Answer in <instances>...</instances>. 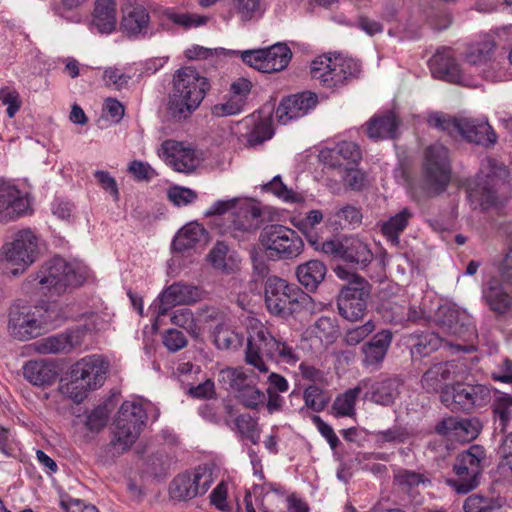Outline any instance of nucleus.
Wrapping results in <instances>:
<instances>
[{
  "label": "nucleus",
  "mask_w": 512,
  "mask_h": 512,
  "mask_svg": "<svg viewBox=\"0 0 512 512\" xmlns=\"http://www.w3.org/2000/svg\"><path fill=\"white\" fill-rule=\"evenodd\" d=\"M209 89L207 78L196 69L184 67L176 71L169 94L167 113L175 121L189 118L200 106Z\"/></svg>",
  "instance_id": "1"
},
{
  "label": "nucleus",
  "mask_w": 512,
  "mask_h": 512,
  "mask_svg": "<svg viewBox=\"0 0 512 512\" xmlns=\"http://www.w3.org/2000/svg\"><path fill=\"white\" fill-rule=\"evenodd\" d=\"M263 356L286 364H295L300 357L286 342L276 339L267 327L260 324L252 329L245 351V361L260 373H268Z\"/></svg>",
  "instance_id": "2"
},
{
  "label": "nucleus",
  "mask_w": 512,
  "mask_h": 512,
  "mask_svg": "<svg viewBox=\"0 0 512 512\" xmlns=\"http://www.w3.org/2000/svg\"><path fill=\"white\" fill-rule=\"evenodd\" d=\"M264 296L267 310L272 315L284 319L300 314L309 309L312 304V299L307 293L297 285L277 276L267 278Z\"/></svg>",
  "instance_id": "3"
},
{
  "label": "nucleus",
  "mask_w": 512,
  "mask_h": 512,
  "mask_svg": "<svg viewBox=\"0 0 512 512\" xmlns=\"http://www.w3.org/2000/svg\"><path fill=\"white\" fill-rule=\"evenodd\" d=\"M84 274L79 267L68 263L61 257L47 261L37 274L28 278V283L49 297L60 296L68 287H76L83 283Z\"/></svg>",
  "instance_id": "4"
},
{
  "label": "nucleus",
  "mask_w": 512,
  "mask_h": 512,
  "mask_svg": "<svg viewBox=\"0 0 512 512\" xmlns=\"http://www.w3.org/2000/svg\"><path fill=\"white\" fill-rule=\"evenodd\" d=\"M428 124L451 136L460 135L466 141L486 148L493 146L497 141L493 128L482 119L435 112L429 115Z\"/></svg>",
  "instance_id": "5"
},
{
  "label": "nucleus",
  "mask_w": 512,
  "mask_h": 512,
  "mask_svg": "<svg viewBox=\"0 0 512 512\" xmlns=\"http://www.w3.org/2000/svg\"><path fill=\"white\" fill-rule=\"evenodd\" d=\"M335 273L340 279L347 281L337 297L339 314L351 322L362 319L367 310L371 285L366 279L345 267L338 266Z\"/></svg>",
  "instance_id": "6"
},
{
  "label": "nucleus",
  "mask_w": 512,
  "mask_h": 512,
  "mask_svg": "<svg viewBox=\"0 0 512 512\" xmlns=\"http://www.w3.org/2000/svg\"><path fill=\"white\" fill-rule=\"evenodd\" d=\"M509 171L500 161L487 158L482 162L481 176L474 186L468 188V198L474 208L486 209L495 205L499 193L508 184Z\"/></svg>",
  "instance_id": "7"
},
{
  "label": "nucleus",
  "mask_w": 512,
  "mask_h": 512,
  "mask_svg": "<svg viewBox=\"0 0 512 512\" xmlns=\"http://www.w3.org/2000/svg\"><path fill=\"white\" fill-rule=\"evenodd\" d=\"M360 63L342 54L322 55L311 62L310 74L314 80L326 88H337L356 78L360 73Z\"/></svg>",
  "instance_id": "8"
},
{
  "label": "nucleus",
  "mask_w": 512,
  "mask_h": 512,
  "mask_svg": "<svg viewBox=\"0 0 512 512\" xmlns=\"http://www.w3.org/2000/svg\"><path fill=\"white\" fill-rule=\"evenodd\" d=\"M108 364L97 355L87 356L76 362L70 371V381L65 391L75 402H81L88 391L104 383Z\"/></svg>",
  "instance_id": "9"
},
{
  "label": "nucleus",
  "mask_w": 512,
  "mask_h": 512,
  "mask_svg": "<svg viewBox=\"0 0 512 512\" xmlns=\"http://www.w3.org/2000/svg\"><path fill=\"white\" fill-rule=\"evenodd\" d=\"M146 418V411L141 403L135 401L123 402L115 419L114 437L111 440V445L118 452L128 450L139 437Z\"/></svg>",
  "instance_id": "10"
},
{
  "label": "nucleus",
  "mask_w": 512,
  "mask_h": 512,
  "mask_svg": "<svg viewBox=\"0 0 512 512\" xmlns=\"http://www.w3.org/2000/svg\"><path fill=\"white\" fill-rule=\"evenodd\" d=\"M485 459V449L480 445H472L461 452L453 466L458 478L449 479L448 484L459 494H467L475 489L479 485V476Z\"/></svg>",
  "instance_id": "11"
},
{
  "label": "nucleus",
  "mask_w": 512,
  "mask_h": 512,
  "mask_svg": "<svg viewBox=\"0 0 512 512\" xmlns=\"http://www.w3.org/2000/svg\"><path fill=\"white\" fill-rule=\"evenodd\" d=\"M260 242L271 256L282 260L297 258L304 250L302 238L293 229L279 224L263 228Z\"/></svg>",
  "instance_id": "12"
},
{
  "label": "nucleus",
  "mask_w": 512,
  "mask_h": 512,
  "mask_svg": "<svg viewBox=\"0 0 512 512\" xmlns=\"http://www.w3.org/2000/svg\"><path fill=\"white\" fill-rule=\"evenodd\" d=\"M423 175L428 196L439 195L446 189L451 178V168L445 146L436 143L426 149Z\"/></svg>",
  "instance_id": "13"
},
{
  "label": "nucleus",
  "mask_w": 512,
  "mask_h": 512,
  "mask_svg": "<svg viewBox=\"0 0 512 512\" xmlns=\"http://www.w3.org/2000/svg\"><path fill=\"white\" fill-rule=\"evenodd\" d=\"M214 481L213 469L208 465L198 466L193 472L175 477L169 487L172 499L188 501L204 495Z\"/></svg>",
  "instance_id": "14"
},
{
  "label": "nucleus",
  "mask_w": 512,
  "mask_h": 512,
  "mask_svg": "<svg viewBox=\"0 0 512 512\" xmlns=\"http://www.w3.org/2000/svg\"><path fill=\"white\" fill-rule=\"evenodd\" d=\"M240 56L244 63L256 70L263 73H273L287 67L292 53L286 44L276 43L264 49L242 51Z\"/></svg>",
  "instance_id": "15"
},
{
  "label": "nucleus",
  "mask_w": 512,
  "mask_h": 512,
  "mask_svg": "<svg viewBox=\"0 0 512 512\" xmlns=\"http://www.w3.org/2000/svg\"><path fill=\"white\" fill-rule=\"evenodd\" d=\"M39 253V238L29 228L17 231L11 241L2 246L5 260L21 267V271L30 266Z\"/></svg>",
  "instance_id": "16"
},
{
  "label": "nucleus",
  "mask_w": 512,
  "mask_h": 512,
  "mask_svg": "<svg viewBox=\"0 0 512 512\" xmlns=\"http://www.w3.org/2000/svg\"><path fill=\"white\" fill-rule=\"evenodd\" d=\"M161 150L167 164L177 172L191 173L199 166L201 161L191 146L175 140L164 141Z\"/></svg>",
  "instance_id": "17"
},
{
  "label": "nucleus",
  "mask_w": 512,
  "mask_h": 512,
  "mask_svg": "<svg viewBox=\"0 0 512 512\" xmlns=\"http://www.w3.org/2000/svg\"><path fill=\"white\" fill-rule=\"evenodd\" d=\"M261 216V210L256 203L242 199L236 210L232 212L229 226L232 236L245 239L247 235L254 233L260 227Z\"/></svg>",
  "instance_id": "18"
},
{
  "label": "nucleus",
  "mask_w": 512,
  "mask_h": 512,
  "mask_svg": "<svg viewBox=\"0 0 512 512\" xmlns=\"http://www.w3.org/2000/svg\"><path fill=\"white\" fill-rule=\"evenodd\" d=\"M29 210L27 197L11 182L0 181V222H10Z\"/></svg>",
  "instance_id": "19"
},
{
  "label": "nucleus",
  "mask_w": 512,
  "mask_h": 512,
  "mask_svg": "<svg viewBox=\"0 0 512 512\" xmlns=\"http://www.w3.org/2000/svg\"><path fill=\"white\" fill-rule=\"evenodd\" d=\"M39 312L36 306L12 312L9 319L11 334L19 340H28L45 333Z\"/></svg>",
  "instance_id": "20"
},
{
  "label": "nucleus",
  "mask_w": 512,
  "mask_h": 512,
  "mask_svg": "<svg viewBox=\"0 0 512 512\" xmlns=\"http://www.w3.org/2000/svg\"><path fill=\"white\" fill-rule=\"evenodd\" d=\"M318 102L317 95L303 92L283 99L275 110V119L285 125L292 119L300 118L313 109Z\"/></svg>",
  "instance_id": "21"
},
{
  "label": "nucleus",
  "mask_w": 512,
  "mask_h": 512,
  "mask_svg": "<svg viewBox=\"0 0 512 512\" xmlns=\"http://www.w3.org/2000/svg\"><path fill=\"white\" fill-rule=\"evenodd\" d=\"M202 297L203 291L195 285L182 282L173 283L159 296L158 315H165L174 305L196 303Z\"/></svg>",
  "instance_id": "22"
},
{
  "label": "nucleus",
  "mask_w": 512,
  "mask_h": 512,
  "mask_svg": "<svg viewBox=\"0 0 512 512\" xmlns=\"http://www.w3.org/2000/svg\"><path fill=\"white\" fill-rule=\"evenodd\" d=\"M495 42L492 39H484L467 46L464 53L465 61L476 67H483L482 77L493 81L495 75L494 50Z\"/></svg>",
  "instance_id": "23"
},
{
  "label": "nucleus",
  "mask_w": 512,
  "mask_h": 512,
  "mask_svg": "<svg viewBox=\"0 0 512 512\" xmlns=\"http://www.w3.org/2000/svg\"><path fill=\"white\" fill-rule=\"evenodd\" d=\"M451 399L453 408L469 411L475 406L486 405L491 399V390L482 384H456L451 388Z\"/></svg>",
  "instance_id": "24"
},
{
  "label": "nucleus",
  "mask_w": 512,
  "mask_h": 512,
  "mask_svg": "<svg viewBox=\"0 0 512 512\" xmlns=\"http://www.w3.org/2000/svg\"><path fill=\"white\" fill-rule=\"evenodd\" d=\"M430 67L434 77L445 80L450 83L468 86L460 65L453 57L450 49L438 51L430 60Z\"/></svg>",
  "instance_id": "25"
},
{
  "label": "nucleus",
  "mask_w": 512,
  "mask_h": 512,
  "mask_svg": "<svg viewBox=\"0 0 512 512\" xmlns=\"http://www.w3.org/2000/svg\"><path fill=\"white\" fill-rule=\"evenodd\" d=\"M368 387L364 388V398L372 401L375 404L382 406H390L400 395L402 383L395 378H387L371 382L368 379Z\"/></svg>",
  "instance_id": "26"
},
{
  "label": "nucleus",
  "mask_w": 512,
  "mask_h": 512,
  "mask_svg": "<svg viewBox=\"0 0 512 512\" xmlns=\"http://www.w3.org/2000/svg\"><path fill=\"white\" fill-rule=\"evenodd\" d=\"M393 335L390 330H381L361 347L362 363L365 367L378 368L383 362L392 343Z\"/></svg>",
  "instance_id": "27"
},
{
  "label": "nucleus",
  "mask_w": 512,
  "mask_h": 512,
  "mask_svg": "<svg viewBox=\"0 0 512 512\" xmlns=\"http://www.w3.org/2000/svg\"><path fill=\"white\" fill-rule=\"evenodd\" d=\"M150 16L147 9L138 3H126L122 6L121 29L128 35H138L147 32Z\"/></svg>",
  "instance_id": "28"
},
{
  "label": "nucleus",
  "mask_w": 512,
  "mask_h": 512,
  "mask_svg": "<svg viewBox=\"0 0 512 512\" xmlns=\"http://www.w3.org/2000/svg\"><path fill=\"white\" fill-rule=\"evenodd\" d=\"M81 344V333L79 331H69L44 338L35 345L36 350L41 354H60L70 353Z\"/></svg>",
  "instance_id": "29"
},
{
  "label": "nucleus",
  "mask_w": 512,
  "mask_h": 512,
  "mask_svg": "<svg viewBox=\"0 0 512 512\" xmlns=\"http://www.w3.org/2000/svg\"><path fill=\"white\" fill-rule=\"evenodd\" d=\"M456 367L454 361L434 364L422 375V388L428 393H436L442 390L446 382L454 378Z\"/></svg>",
  "instance_id": "30"
},
{
  "label": "nucleus",
  "mask_w": 512,
  "mask_h": 512,
  "mask_svg": "<svg viewBox=\"0 0 512 512\" xmlns=\"http://www.w3.org/2000/svg\"><path fill=\"white\" fill-rule=\"evenodd\" d=\"M467 315L449 305L440 306L436 312V322L446 333L462 336L468 330Z\"/></svg>",
  "instance_id": "31"
},
{
  "label": "nucleus",
  "mask_w": 512,
  "mask_h": 512,
  "mask_svg": "<svg viewBox=\"0 0 512 512\" xmlns=\"http://www.w3.org/2000/svg\"><path fill=\"white\" fill-rule=\"evenodd\" d=\"M324 163L332 168H341L344 163L339 160L341 157L347 164L357 165L362 158L360 147L349 141H342L334 148L321 152Z\"/></svg>",
  "instance_id": "32"
},
{
  "label": "nucleus",
  "mask_w": 512,
  "mask_h": 512,
  "mask_svg": "<svg viewBox=\"0 0 512 512\" xmlns=\"http://www.w3.org/2000/svg\"><path fill=\"white\" fill-rule=\"evenodd\" d=\"M400 121L393 112L373 117L367 123V135L374 140L395 138Z\"/></svg>",
  "instance_id": "33"
},
{
  "label": "nucleus",
  "mask_w": 512,
  "mask_h": 512,
  "mask_svg": "<svg viewBox=\"0 0 512 512\" xmlns=\"http://www.w3.org/2000/svg\"><path fill=\"white\" fill-rule=\"evenodd\" d=\"M23 375L33 385L47 386L55 381L57 373L52 364L42 360H34L24 365Z\"/></svg>",
  "instance_id": "34"
},
{
  "label": "nucleus",
  "mask_w": 512,
  "mask_h": 512,
  "mask_svg": "<svg viewBox=\"0 0 512 512\" xmlns=\"http://www.w3.org/2000/svg\"><path fill=\"white\" fill-rule=\"evenodd\" d=\"M483 298L489 308L497 313L504 314L511 308L512 297L503 289L498 280H490L483 289Z\"/></svg>",
  "instance_id": "35"
},
{
  "label": "nucleus",
  "mask_w": 512,
  "mask_h": 512,
  "mask_svg": "<svg viewBox=\"0 0 512 512\" xmlns=\"http://www.w3.org/2000/svg\"><path fill=\"white\" fill-rule=\"evenodd\" d=\"M207 239L204 228L195 222L185 225L175 236L173 248L176 251L183 252L196 247L198 244L205 243Z\"/></svg>",
  "instance_id": "36"
},
{
  "label": "nucleus",
  "mask_w": 512,
  "mask_h": 512,
  "mask_svg": "<svg viewBox=\"0 0 512 512\" xmlns=\"http://www.w3.org/2000/svg\"><path fill=\"white\" fill-rule=\"evenodd\" d=\"M326 271V266L322 262L310 260L297 267L296 275L299 283L312 292L324 280Z\"/></svg>",
  "instance_id": "37"
},
{
  "label": "nucleus",
  "mask_w": 512,
  "mask_h": 512,
  "mask_svg": "<svg viewBox=\"0 0 512 512\" xmlns=\"http://www.w3.org/2000/svg\"><path fill=\"white\" fill-rule=\"evenodd\" d=\"M410 353L412 358H423L441 347L442 339L433 332L411 334L409 336Z\"/></svg>",
  "instance_id": "38"
},
{
  "label": "nucleus",
  "mask_w": 512,
  "mask_h": 512,
  "mask_svg": "<svg viewBox=\"0 0 512 512\" xmlns=\"http://www.w3.org/2000/svg\"><path fill=\"white\" fill-rule=\"evenodd\" d=\"M372 253L367 244L357 237L344 238L342 259L365 267L372 260Z\"/></svg>",
  "instance_id": "39"
},
{
  "label": "nucleus",
  "mask_w": 512,
  "mask_h": 512,
  "mask_svg": "<svg viewBox=\"0 0 512 512\" xmlns=\"http://www.w3.org/2000/svg\"><path fill=\"white\" fill-rule=\"evenodd\" d=\"M107 1L95 4L92 23L100 33L109 34L115 30L117 18L116 3Z\"/></svg>",
  "instance_id": "40"
},
{
  "label": "nucleus",
  "mask_w": 512,
  "mask_h": 512,
  "mask_svg": "<svg viewBox=\"0 0 512 512\" xmlns=\"http://www.w3.org/2000/svg\"><path fill=\"white\" fill-rule=\"evenodd\" d=\"M413 214L410 209L404 208L396 215L381 223V232L392 243H399V236L406 229Z\"/></svg>",
  "instance_id": "41"
},
{
  "label": "nucleus",
  "mask_w": 512,
  "mask_h": 512,
  "mask_svg": "<svg viewBox=\"0 0 512 512\" xmlns=\"http://www.w3.org/2000/svg\"><path fill=\"white\" fill-rule=\"evenodd\" d=\"M493 414L496 430L505 433L508 424L512 420V396L505 393H499L493 401Z\"/></svg>",
  "instance_id": "42"
},
{
  "label": "nucleus",
  "mask_w": 512,
  "mask_h": 512,
  "mask_svg": "<svg viewBox=\"0 0 512 512\" xmlns=\"http://www.w3.org/2000/svg\"><path fill=\"white\" fill-rule=\"evenodd\" d=\"M368 387L367 381H360L354 388L348 389L338 396L333 403V410L337 416H351L355 411V403L364 388Z\"/></svg>",
  "instance_id": "43"
},
{
  "label": "nucleus",
  "mask_w": 512,
  "mask_h": 512,
  "mask_svg": "<svg viewBox=\"0 0 512 512\" xmlns=\"http://www.w3.org/2000/svg\"><path fill=\"white\" fill-rule=\"evenodd\" d=\"M218 381L231 389L235 396L251 382L248 374L242 367H227L221 369L219 371Z\"/></svg>",
  "instance_id": "44"
},
{
  "label": "nucleus",
  "mask_w": 512,
  "mask_h": 512,
  "mask_svg": "<svg viewBox=\"0 0 512 512\" xmlns=\"http://www.w3.org/2000/svg\"><path fill=\"white\" fill-rule=\"evenodd\" d=\"M323 221V213L320 210H310L306 216L297 223V228L305 235L309 244L318 248L320 237L316 231V226Z\"/></svg>",
  "instance_id": "45"
},
{
  "label": "nucleus",
  "mask_w": 512,
  "mask_h": 512,
  "mask_svg": "<svg viewBox=\"0 0 512 512\" xmlns=\"http://www.w3.org/2000/svg\"><path fill=\"white\" fill-rule=\"evenodd\" d=\"M411 433L406 427L395 425L386 430L374 431L372 437L379 447L386 444H403L411 438Z\"/></svg>",
  "instance_id": "46"
},
{
  "label": "nucleus",
  "mask_w": 512,
  "mask_h": 512,
  "mask_svg": "<svg viewBox=\"0 0 512 512\" xmlns=\"http://www.w3.org/2000/svg\"><path fill=\"white\" fill-rule=\"evenodd\" d=\"M362 221L360 209L352 205H345L336 209L328 218L332 226L344 228L346 226H358Z\"/></svg>",
  "instance_id": "47"
},
{
  "label": "nucleus",
  "mask_w": 512,
  "mask_h": 512,
  "mask_svg": "<svg viewBox=\"0 0 512 512\" xmlns=\"http://www.w3.org/2000/svg\"><path fill=\"white\" fill-rule=\"evenodd\" d=\"M243 335L231 328L218 325L214 330V343L219 349L235 350L242 346Z\"/></svg>",
  "instance_id": "48"
},
{
  "label": "nucleus",
  "mask_w": 512,
  "mask_h": 512,
  "mask_svg": "<svg viewBox=\"0 0 512 512\" xmlns=\"http://www.w3.org/2000/svg\"><path fill=\"white\" fill-rule=\"evenodd\" d=\"M235 398L241 403L245 408L251 410H257L265 405L266 395L260 390L255 384L250 382L247 384Z\"/></svg>",
  "instance_id": "49"
},
{
  "label": "nucleus",
  "mask_w": 512,
  "mask_h": 512,
  "mask_svg": "<svg viewBox=\"0 0 512 512\" xmlns=\"http://www.w3.org/2000/svg\"><path fill=\"white\" fill-rule=\"evenodd\" d=\"M235 426L242 437L251 441L254 445L260 441L261 428L256 418L250 414H241L235 419Z\"/></svg>",
  "instance_id": "50"
},
{
  "label": "nucleus",
  "mask_w": 512,
  "mask_h": 512,
  "mask_svg": "<svg viewBox=\"0 0 512 512\" xmlns=\"http://www.w3.org/2000/svg\"><path fill=\"white\" fill-rule=\"evenodd\" d=\"M41 312L40 319L41 324L45 332L51 328L59 326L64 318L61 308L56 303H50L48 305L36 306Z\"/></svg>",
  "instance_id": "51"
},
{
  "label": "nucleus",
  "mask_w": 512,
  "mask_h": 512,
  "mask_svg": "<svg viewBox=\"0 0 512 512\" xmlns=\"http://www.w3.org/2000/svg\"><path fill=\"white\" fill-rule=\"evenodd\" d=\"M481 430L479 420L471 419H458L456 418V439L461 441H469L475 439Z\"/></svg>",
  "instance_id": "52"
},
{
  "label": "nucleus",
  "mask_w": 512,
  "mask_h": 512,
  "mask_svg": "<svg viewBox=\"0 0 512 512\" xmlns=\"http://www.w3.org/2000/svg\"><path fill=\"white\" fill-rule=\"evenodd\" d=\"M304 401L308 408L315 412L322 411L328 404V398L317 385H310L304 391Z\"/></svg>",
  "instance_id": "53"
},
{
  "label": "nucleus",
  "mask_w": 512,
  "mask_h": 512,
  "mask_svg": "<svg viewBox=\"0 0 512 512\" xmlns=\"http://www.w3.org/2000/svg\"><path fill=\"white\" fill-rule=\"evenodd\" d=\"M233 8L243 21H249L261 14L260 0H233Z\"/></svg>",
  "instance_id": "54"
},
{
  "label": "nucleus",
  "mask_w": 512,
  "mask_h": 512,
  "mask_svg": "<svg viewBox=\"0 0 512 512\" xmlns=\"http://www.w3.org/2000/svg\"><path fill=\"white\" fill-rule=\"evenodd\" d=\"M375 328L374 322L369 320L363 325L348 329L343 340L348 346H356L368 337Z\"/></svg>",
  "instance_id": "55"
},
{
  "label": "nucleus",
  "mask_w": 512,
  "mask_h": 512,
  "mask_svg": "<svg viewBox=\"0 0 512 512\" xmlns=\"http://www.w3.org/2000/svg\"><path fill=\"white\" fill-rule=\"evenodd\" d=\"M423 317V311L415 307H409L405 312V307L394 305L392 307V316L389 321L394 324H404L406 322H417Z\"/></svg>",
  "instance_id": "56"
},
{
  "label": "nucleus",
  "mask_w": 512,
  "mask_h": 512,
  "mask_svg": "<svg viewBox=\"0 0 512 512\" xmlns=\"http://www.w3.org/2000/svg\"><path fill=\"white\" fill-rule=\"evenodd\" d=\"M244 105L243 100H238L230 96L226 102L214 105L211 112L217 117L236 115L243 110Z\"/></svg>",
  "instance_id": "57"
},
{
  "label": "nucleus",
  "mask_w": 512,
  "mask_h": 512,
  "mask_svg": "<svg viewBox=\"0 0 512 512\" xmlns=\"http://www.w3.org/2000/svg\"><path fill=\"white\" fill-rule=\"evenodd\" d=\"M131 77L120 69L115 67H109L104 71L103 80L109 87H113L116 90H121L128 85Z\"/></svg>",
  "instance_id": "58"
},
{
  "label": "nucleus",
  "mask_w": 512,
  "mask_h": 512,
  "mask_svg": "<svg viewBox=\"0 0 512 512\" xmlns=\"http://www.w3.org/2000/svg\"><path fill=\"white\" fill-rule=\"evenodd\" d=\"M208 17L196 13H177L173 14L171 20L173 23L186 29L197 28L208 22Z\"/></svg>",
  "instance_id": "59"
},
{
  "label": "nucleus",
  "mask_w": 512,
  "mask_h": 512,
  "mask_svg": "<svg viewBox=\"0 0 512 512\" xmlns=\"http://www.w3.org/2000/svg\"><path fill=\"white\" fill-rule=\"evenodd\" d=\"M0 101L2 104L7 105L6 113L9 118H13L21 107L19 93L8 87L0 89Z\"/></svg>",
  "instance_id": "60"
},
{
  "label": "nucleus",
  "mask_w": 512,
  "mask_h": 512,
  "mask_svg": "<svg viewBox=\"0 0 512 512\" xmlns=\"http://www.w3.org/2000/svg\"><path fill=\"white\" fill-rule=\"evenodd\" d=\"M168 198L176 206L188 205L197 198V193L189 188L175 186L169 189Z\"/></svg>",
  "instance_id": "61"
},
{
  "label": "nucleus",
  "mask_w": 512,
  "mask_h": 512,
  "mask_svg": "<svg viewBox=\"0 0 512 512\" xmlns=\"http://www.w3.org/2000/svg\"><path fill=\"white\" fill-rule=\"evenodd\" d=\"M465 512H493L491 500L479 495L469 496L463 505Z\"/></svg>",
  "instance_id": "62"
},
{
  "label": "nucleus",
  "mask_w": 512,
  "mask_h": 512,
  "mask_svg": "<svg viewBox=\"0 0 512 512\" xmlns=\"http://www.w3.org/2000/svg\"><path fill=\"white\" fill-rule=\"evenodd\" d=\"M163 344L169 351L177 352L187 345V339L181 331L169 329L164 334Z\"/></svg>",
  "instance_id": "63"
},
{
  "label": "nucleus",
  "mask_w": 512,
  "mask_h": 512,
  "mask_svg": "<svg viewBox=\"0 0 512 512\" xmlns=\"http://www.w3.org/2000/svg\"><path fill=\"white\" fill-rule=\"evenodd\" d=\"M264 189L285 201L294 202L296 200L295 194L283 184L280 176H275L272 181L264 186Z\"/></svg>",
  "instance_id": "64"
}]
</instances>
